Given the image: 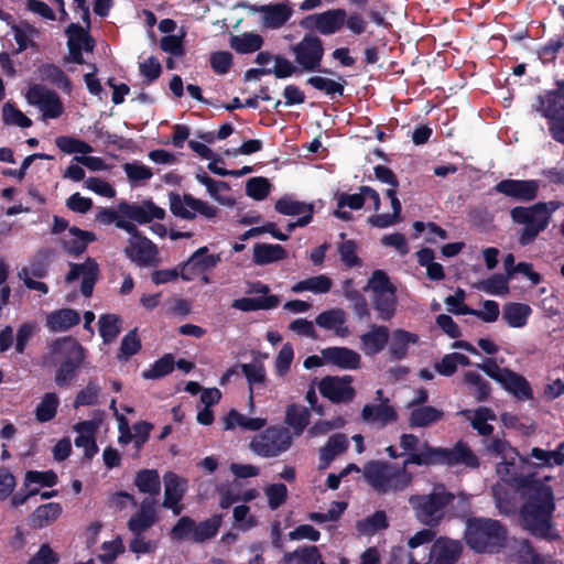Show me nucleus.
Masks as SVG:
<instances>
[{
    "label": "nucleus",
    "mask_w": 564,
    "mask_h": 564,
    "mask_svg": "<svg viewBox=\"0 0 564 564\" xmlns=\"http://www.w3.org/2000/svg\"><path fill=\"white\" fill-rule=\"evenodd\" d=\"M500 384L506 391L519 400L524 401L533 399V390L529 381L511 369L505 371V377L501 378Z\"/></svg>",
    "instance_id": "nucleus-29"
},
{
    "label": "nucleus",
    "mask_w": 564,
    "mask_h": 564,
    "mask_svg": "<svg viewBox=\"0 0 564 564\" xmlns=\"http://www.w3.org/2000/svg\"><path fill=\"white\" fill-rule=\"evenodd\" d=\"M156 521L155 502L152 498H145L140 505V509L129 519L128 529L134 535H141L150 529Z\"/></svg>",
    "instance_id": "nucleus-22"
},
{
    "label": "nucleus",
    "mask_w": 564,
    "mask_h": 564,
    "mask_svg": "<svg viewBox=\"0 0 564 564\" xmlns=\"http://www.w3.org/2000/svg\"><path fill=\"white\" fill-rule=\"evenodd\" d=\"M63 513L58 502H47L39 506L29 517L28 524L33 529H43L55 522Z\"/></svg>",
    "instance_id": "nucleus-28"
},
{
    "label": "nucleus",
    "mask_w": 564,
    "mask_h": 564,
    "mask_svg": "<svg viewBox=\"0 0 564 564\" xmlns=\"http://www.w3.org/2000/svg\"><path fill=\"white\" fill-rule=\"evenodd\" d=\"M529 455L530 457L538 459L540 462L539 466L541 467L564 465V453L560 451H545L540 447H532Z\"/></svg>",
    "instance_id": "nucleus-64"
},
{
    "label": "nucleus",
    "mask_w": 564,
    "mask_h": 564,
    "mask_svg": "<svg viewBox=\"0 0 564 564\" xmlns=\"http://www.w3.org/2000/svg\"><path fill=\"white\" fill-rule=\"evenodd\" d=\"M420 340L417 334L409 330L397 328L392 332L389 347V356L393 361H400L406 358L409 346L415 345Z\"/></svg>",
    "instance_id": "nucleus-26"
},
{
    "label": "nucleus",
    "mask_w": 564,
    "mask_h": 564,
    "mask_svg": "<svg viewBox=\"0 0 564 564\" xmlns=\"http://www.w3.org/2000/svg\"><path fill=\"white\" fill-rule=\"evenodd\" d=\"M390 339L389 328L384 325H370L368 332L360 336V348L366 356L373 357L381 352Z\"/></svg>",
    "instance_id": "nucleus-20"
},
{
    "label": "nucleus",
    "mask_w": 564,
    "mask_h": 564,
    "mask_svg": "<svg viewBox=\"0 0 564 564\" xmlns=\"http://www.w3.org/2000/svg\"><path fill=\"white\" fill-rule=\"evenodd\" d=\"M271 183L263 176L251 177L246 183V194L254 200H263L271 191Z\"/></svg>",
    "instance_id": "nucleus-60"
},
{
    "label": "nucleus",
    "mask_w": 564,
    "mask_h": 564,
    "mask_svg": "<svg viewBox=\"0 0 564 564\" xmlns=\"http://www.w3.org/2000/svg\"><path fill=\"white\" fill-rule=\"evenodd\" d=\"M454 499V494L446 490L444 485H440L430 494L412 495L409 503L421 524L435 528L444 520L446 509Z\"/></svg>",
    "instance_id": "nucleus-5"
},
{
    "label": "nucleus",
    "mask_w": 564,
    "mask_h": 564,
    "mask_svg": "<svg viewBox=\"0 0 564 564\" xmlns=\"http://www.w3.org/2000/svg\"><path fill=\"white\" fill-rule=\"evenodd\" d=\"M292 443L293 436L288 427L271 425L252 437L249 448L260 457L273 458L289 451Z\"/></svg>",
    "instance_id": "nucleus-8"
},
{
    "label": "nucleus",
    "mask_w": 564,
    "mask_h": 564,
    "mask_svg": "<svg viewBox=\"0 0 564 564\" xmlns=\"http://www.w3.org/2000/svg\"><path fill=\"white\" fill-rule=\"evenodd\" d=\"M288 252L281 245L256 243L253 246V262L258 265H265L284 260Z\"/></svg>",
    "instance_id": "nucleus-39"
},
{
    "label": "nucleus",
    "mask_w": 564,
    "mask_h": 564,
    "mask_svg": "<svg viewBox=\"0 0 564 564\" xmlns=\"http://www.w3.org/2000/svg\"><path fill=\"white\" fill-rule=\"evenodd\" d=\"M221 525V516L215 514L209 519L195 523L194 534L191 540L196 543H202L217 535Z\"/></svg>",
    "instance_id": "nucleus-50"
},
{
    "label": "nucleus",
    "mask_w": 564,
    "mask_h": 564,
    "mask_svg": "<svg viewBox=\"0 0 564 564\" xmlns=\"http://www.w3.org/2000/svg\"><path fill=\"white\" fill-rule=\"evenodd\" d=\"M124 254L139 267H150L156 263L159 250L156 245L142 235L137 239H129Z\"/></svg>",
    "instance_id": "nucleus-18"
},
{
    "label": "nucleus",
    "mask_w": 564,
    "mask_h": 564,
    "mask_svg": "<svg viewBox=\"0 0 564 564\" xmlns=\"http://www.w3.org/2000/svg\"><path fill=\"white\" fill-rule=\"evenodd\" d=\"M65 33L67 35V45H78L80 47H84V51L86 52H93L96 42L94 37L89 34V29L83 28L78 23H70L66 30Z\"/></svg>",
    "instance_id": "nucleus-45"
},
{
    "label": "nucleus",
    "mask_w": 564,
    "mask_h": 564,
    "mask_svg": "<svg viewBox=\"0 0 564 564\" xmlns=\"http://www.w3.org/2000/svg\"><path fill=\"white\" fill-rule=\"evenodd\" d=\"M488 420H496L495 412L489 408H478L470 420V425L479 435L489 436L494 432V426L487 423Z\"/></svg>",
    "instance_id": "nucleus-57"
},
{
    "label": "nucleus",
    "mask_w": 564,
    "mask_h": 564,
    "mask_svg": "<svg viewBox=\"0 0 564 564\" xmlns=\"http://www.w3.org/2000/svg\"><path fill=\"white\" fill-rule=\"evenodd\" d=\"M134 485L142 494L156 496L161 491V480L156 469L139 470L134 478Z\"/></svg>",
    "instance_id": "nucleus-44"
},
{
    "label": "nucleus",
    "mask_w": 564,
    "mask_h": 564,
    "mask_svg": "<svg viewBox=\"0 0 564 564\" xmlns=\"http://www.w3.org/2000/svg\"><path fill=\"white\" fill-rule=\"evenodd\" d=\"M464 381L470 387V393L478 402H484L488 399L491 391L490 384L478 372L467 371L464 375Z\"/></svg>",
    "instance_id": "nucleus-54"
},
{
    "label": "nucleus",
    "mask_w": 564,
    "mask_h": 564,
    "mask_svg": "<svg viewBox=\"0 0 564 564\" xmlns=\"http://www.w3.org/2000/svg\"><path fill=\"white\" fill-rule=\"evenodd\" d=\"M80 322V316L73 308H61L47 315L46 324L53 332H65L76 326Z\"/></svg>",
    "instance_id": "nucleus-37"
},
{
    "label": "nucleus",
    "mask_w": 564,
    "mask_h": 564,
    "mask_svg": "<svg viewBox=\"0 0 564 564\" xmlns=\"http://www.w3.org/2000/svg\"><path fill=\"white\" fill-rule=\"evenodd\" d=\"M220 262L219 254H208L207 247L198 248L187 261L180 264L181 279L191 281L196 275L214 269Z\"/></svg>",
    "instance_id": "nucleus-16"
},
{
    "label": "nucleus",
    "mask_w": 564,
    "mask_h": 564,
    "mask_svg": "<svg viewBox=\"0 0 564 564\" xmlns=\"http://www.w3.org/2000/svg\"><path fill=\"white\" fill-rule=\"evenodd\" d=\"M362 475L367 484L379 495L403 491L413 476L402 466L387 460H369L364 465Z\"/></svg>",
    "instance_id": "nucleus-4"
},
{
    "label": "nucleus",
    "mask_w": 564,
    "mask_h": 564,
    "mask_svg": "<svg viewBox=\"0 0 564 564\" xmlns=\"http://www.w3.org/2000/svg\"><path fill=\"white\" fill-rule=\"evenodd\" d=\"M408 419L409 426L412 429L427 427L443 420L444 412L432 405L410 408Z\"/></svg>",
    "instance_id": "nucleus-32"
},
{
    "label": "nucleus",
    "mask_w": 564,
    "mask_h": 564,
    "mask_svg": "<svg viewBox=\"0 0 564 564\" xmlns=\"http://www.w3.org/2000/svg\"><path fill=\"white\" fill-rule=\"evenodd\" d=\"M338 78L339 80H334L327 77L312 76L306 79V84L316 90L323 91L334 100L337 97L344 96L345 86L347 85V82L341 76H338Z\"/></svg>",
    "instance_id": "nucleus-40"
},
{
    "label": "nucleus",
    "mask_w": 564,
    "mask_h": 564,
    "mask_svg": "<svg viewBox=\"0 0 564 564\" xmlns=\"http://www.w3.org/2000/svg\"><path fill=\"white\" fill-rule=\"evenodd\" d=\"M397 291L373 294L372 306L378 312V318L381 321H390L397 312Z\"/></svg>",
    "instance_id": "nucleus-43"
},
{
    "label": "nucleus",
    "mask_w": 564,
    "mask_h": 564,
    "mask_svg": "<svg viewBox=\"0 0 564 564\" xmlns=\"http://www.w3.org/2000/svg\"><path fill=\"white\" fill-rule=\"evenodd\" d=\"M55 144L62 152L66 154H88L93 152V147L89 143L74 137H57L55 139Z\"/></svg>",
    "instance_id": "nucleus-58"
},
{
    "label": "nucleus",
    "mask_w": 564,
    "mask_h": 564,
    "mask_svg": "<svg viewBox=\"0 0 564 564\" xmlns=\"http://www.w3.org/2000/svg\"><path fill=\"white\" fill-rule=\"evenodd\" d=\"M83 275L80 292L85 297H90L99 276L97 261L88 257L83 263H69V271L65 276L67 283H72Z\"/></svg>",
    "instance_id": "nucleus-15"
},
{
    "label": "nucleus",
    "mask_w": 564,
    "mask_h": 564,
    "mask_svg": "<svg viewBox=\"0 0 564 564\" xmlns=\"http://www.w3.org/2000/svg\"><path fill=\"white\" fill-rule=\"evenodd\" d=\"M398 412L393 405L389 404V399H384L379 404H366L361 410V419L368 424H376L378 427H384L398 421Z\"/></svg>",
    "instance_id": "nucleus-19"
},
{
    "label": "nucleus",
    "mask_w": 564,
    "mask_h": 564,
    "mask_svg": "<svg viewBox=\"0 0 564 564\" xmlns=\"http://www.w3.org/2000/svg\"><path fill=\"white\" fill-rule=\"evenodd\" d=\"M540 110L547 119V122H555L564 118V95L555 90L549 91L544 97H540Z\"/></svg>",
    "instance_id": "nucleus-34"
},
{
    "label": "nucleus",
    "mask_w": 564,
    "mask_h": 564,
    "mask_svg": "<svg viewBox=\"0 0 564 564\" xmlns=\"http://www.w3.org/2000/svg\"><path fill=\"white\" fill-rule=\"evenodd\" d=\"M539 188L540 185L536 180L506 178L494 186L497 193L521 203L534 200L538 197Z\"/></svg>",
    "instance_id": "nucleus-14"
},
{
    "label": "nucleus",
    "mask_w": 564,
    "mask_h": 564,
    "mask_svg": "<svg viewBox=\"0 0 564 564\" xmlns=\"http://www.w3.org/2000/svg\"><path fill=\"white\" fill-rule=\"evenodd\" d=\"M384 195L390 199L392 214H376L368 217V224L376 228H388L401 221L402 205L398 198V187H389Z\"/></svg>",
    "instance_id": "nucleus-23"
},
{
    "label": "nucleus",
    "mask_w": 564,
    "mask_h": 564,
    "mask_svg": "<svg viewBox=\"0 0 564 564\" xmlns=\"http://www.w3.org/2000/svg\"><path fill=\"white\" fill-rule=\"evenodd\" d=\"M291 51L294 62L302 70L333 74L332 69L322 67L325 50L322 39L316 34H305L300 42L292 46Z\"/></svg>",
    "instance_id": "nucleus-9"
},
{
    "label": "nucleus",
    "mask_w": 564,
    "mask_h": 564,
    "mask_svg": "<svg viewBox=\"0 0 564 564\" xmlns=\"http://www.w3.org/2000/svg\"><path fill=\"white\" fill-rule=\"evenodd\" d=\"M229 44L230 47L239 54H250L259 51L262 47L263 37L257 33L231 35Z\"/></svg>",
    "instance_id": "nucleus-46"
},
{
    "label": "nucleus",
    "mask_w": 564,
    "mask_h": 564,
    "mask_svg": "<svg viewBox=\"0 0 564 564\" xmlns=\"http://www.w3.org/2000/svg\"><path fill=\"white\" fill-rule=\"evenodd\" d=\"M280 303L276 295L259 296V297H240L234 300L231 307L242 312H254L260 310L275 308Z\"/></svg>",
    "instance_id": "nucleus-41"
},
{
    "label": "nucleus",
    "mask_w": 564,
    "mask_h": 564,
    "mask_svg": "<svg viewBox=\"0 0 564 564\" xmlns=\"http://www.w3.org/2000/svg\"><path fill=\"white\" fill-rule=\"evenodd\" d=\"M513 224L523 225L518 231V243L525 247L535 241L540 232L544 231L550 220L544 216V205L516 206L510 210Z\"/></svg>",
    "instance_id": "nucleus-7"
},
{
    "label": "nucleus",
    "mask_w": 564,
    "mask_h": 564,
    "mask_svg": "<svg viewBox=\"0 0 564 564\" xmlns=\"http://www.w3.org/2000/svg\"><path fill=\"white\" fill-rule=\"evenodd\" d=\"M323 358L340 369H358L360 355L347 347H328L322 351Z\"/></svg>",
    "instance_id": "nucleus-25"
},
{
    "label": "nucleus",
    "mask_w": 564,
    "mask_h": 564,
    "mask_svg": "<svg viewBox=\"0 0 564 564\" xmlns=\"http://www.w3.org/2000/svg\"><path fill=\"white\" fill-rule=\"evenodd\" d=\"M532 310L528 304L523 303H507L503 306L502 318L506 323L513 328L524 327Z\"/></svg>",
    "instance_id": "nucleus-42"
},
{
    "label": "nucleus",
    "mask_w": 564,
    "mask_h": 564,
    "mask_svg": "<svg viewBox=\"0 0 564 564\" xmlns=\"http://www.w3.org/2000/svg\"><path fill=\"white\" fill-rule=\"evenodd\" d=\"M348 445V438L343 433L329 436L326 444L319 449V469L327 468L338 455L347 451Z\"/></svg>",
    "instance_id": "nucleus-30"
},
{
    "label": "nucleus",
    "mask_w": 564,
    "mask_h": 564,
    "mask_svg": "<svg viewBox=\"0 0 564 564\" xmlns=\"http://www.w3.org/2000/svg\"><path fill=\"white\" fill-rule=\"evenodd\" d=\"M175 368V359L172 354H165L154 361V364L142 372V378L147 380H156L170 375Z\"/></svg>",
    "instance_id": "nucleus-51"
},
{
    "label": "nucleus",
    "mask_w": 564,
    "mask_h": 564,
    "mask_svg": "<svg viewBox=\"0 0 564 564\" xmlns=\"http://www.w3.org/2000/svg\"><path fill=\"white\" fill-rule=\"evenodd\" d=\"M310 410L299 403H291L286 406L284 423L292 429V436H301L310 424Z\"/></svg>",
    "instance_id": "nucleus-31"
},
{
    "label": "nucleus",
    "mask_w": 564,
    "mask_h": 564,
    "mask_svg": "<svg viewBox=\"0 0 564 564\" xmlns=\"http://www.w3.org/2000/svg\"><path fill=\"white\" fill-rule=\"evenodd\" d=\"M508 530L499 520L471 517L466 521L464 540L476 553H496L505 546Z\"/></svg>",
    "instance_id": "nucleus-3"
},
{
    "label": "nucleus",
    "mask_w": 564,
    "mask_h": 564,
    "mask_svg": "<svg viewBox=\"0 0 564 564\" xmlns=\"http://www.w3.org/2000/svg\"><path fill=\"white\" fill-rule=\"evenodd\" d=\"M100 390L98 381L96 379H90L86 387L76 394L74 408L96 404Z\"/></svg>",
    "instance_id": "nucleus-62"
},
{
    "label": "nucleus",
    "mask_w": 564,
    "mask_h": 564,
    "mask_svg": "<svg viewBox=\"0 0 564 564\" xmlns=\"http://www.w3.org/2000/svg\"><path fill=\"white\" fill-rule=\"evenodd\" d=\"M59 400L56 393L47 392L44 394L35 409V417L39 422H50L56 416Z\"/></svg>",
    "instance_id": "nucleus-53"
},
{
    "label": "nucleus",
    "mask_w": 564,
    "mask_h": 564,
    "mask_svg": "<svg viewBox=\"0 0 564 564\" xmlns=\"http://www.w3.org/2000/svg\"><path fill=\"white\" fill-rule=\"evenodd\" d=\"M352 377L345 375L326 376L321 379L318 389L321 394L328 399L332 403H349L356 395V390L351 387Z\"/></svg>",
    "instance_id": "nucleus-12"
},
{
    "label": "nucleus",
    "mask_w": 564,
    "mask_h": 564,
    "mask_svg": "<svg viewBox=\"0 0 564 564\" xmlns=\"http://www.w3.org/2000/svg\"><path fill=\"white\" fill-rule=\"evenodd\" d=\"M118 210L122 217L139 224H148L153 219L162 220L165 217V210L156 206L151 199L143 200L141 205L123 200L118 204Z\"/></svg>",
    "instance_id": "nucleus-17"
},
{
    "label": "nucleus",
    "mask_w": 564,
    "mask_h": 564,
    "mask_svg": "<svg viewBox=\"0 0 564 564\" xmlns=\"http://www.w3.org/2000/svg\"><path fill=\"white\" fill-rule=\"evenodd\" d=\"M294 11L290 0L265 4L263 9L262 28L270 30L281 29L293 15Z\"/></svg>",
    "instance_id": "nucleus-21"
},
{
    "label": "nucleus",
    "mask_w": 564,
    "mask_h": 564,
    "mask_svg": "<svg viewBox=\"0 0 564 564\" xmlns=\"http://www.w3.org/2000/svg\"><path fill=\"white\" fill-rule=\"evenodd\" d=\"M184 480L175 473L169 471L164 475V501L163 507L173 509L175 514L181 512L178 502L183 499L185 487Z\"/></svg>",
    "instance_id": "nucleus-24"
},
{
    "label": "nucleus",
    "mask_w": 564,
    "mask_h": 564,
    "mask_svg": "<svg viewBox=\"0 0 564 564\" xmlns=\"http://www.w3.org/2000/svg\"><path fill=\"white\" fill-rule=\"evenodd\" d=\"M53 352L61 356L54 381L59 388H66L76 379L86 359L87 350L74 338L65 337L53 344Z\"/></svg>",
    "instance_id": "nucleus-6"
},
{
    "label": "nucleus",
    "mask_w": 564,
    "mask_h": 564,
    "mask_svg": "<svg viewBox=\"0 0 564 564\" xmlns=\"http://www.w3.org/2000/svg\"><path fill=\"white\" fill-rule=\"evenodd\" d=\"M141 340L138 337L137 328L128 332L122 339L117 358L119 361H128L141 349Z\"/></svg>",
    "instance_id": "nucleus-59"
},
{
    "label": "nucleus",
    "mask_w": 564,
    "mask_h": 564,
    "mask_svg": "<svg viewBox=\"0 0 564 564\" xmlns=\"http://www.w3.org/2000/svg\"><path fill=\"white\" fill-rule=\"evenodd\" d=\"M492 496L499 512L505 516L514 514L517 511L516 492L503 487L494 486Z\"/></svg>",
    "instance_id": "nucleus-48"
},
{
    "label": "nucleus",
    "mask_w": 564,
    "mask_h": 564,
    "mask_svg": "<svg viewBox=\"0 0 564 564\" xmlns=\"http://www.w3.org/2000/svg\"><path fill=\"white\" fill-rule=\"evenodd\" d=\"M564 47V34L555 35L540 45L536 50V55L542 64H554L560 51Z\"/></svg>",
    "instance_id": "nucleus-55"
},
{
    "label": "nucleus",
    "mask_w": 564,
    "mask_h": 564,
    "mask_svg": "<svg viewBox=\"0 0 564 564\" xmlns=\"http://www.w3.org/2000/svg\"><path fill=\"white\" fill-rule=\"evenodd\" d=\"M431 553L434 557L433 564H456L462 554V545L457 541L438 538L434 542Z\"/></svg>",
    "instance_id": "nucleus-27"
},
{
    "label": "nucleus",
    "mask_w": 564,
    "mask_h": 564,
    "mask_svg": "<svg viewBox=\"0 0 564 564\" xmlns=\"http://www.w3.org/2000/svg\"><path fill=\"white\" fill-rule=\"evenodd\" d=\"M26 99L31 105L37 106L45 118L56 119L63 113V102L56 91L43 85L31 86Z\"/></svg>",
    "instance_id": "nucleus-13"
},
{
    "label": "nucleus",
    "mask_w": 564,
    "mask_h": 564,
    "mask_svg": "<svg viewBox=\"0 0 564 564\" xmlns=\"http://www.w3.org/2000/svg\"><path fill=\"white\" fill-rule=\"evenodd\" d=\"M389 527L388 518L384 511L378 510L371 516L357 521L356 529L360 534L372 535L378 531Z\"/></svg>",
    "instance_id": "nucleus-49"
},
{
    "label": "nucleus",
    "mask_w": 564,
    "mask_h": 564,
    "mask_svg": "<svg viewBox=\"0 0 564 564\" xmlns=\"http://www.w3.org/2000/svg\"><path fill=\"white\" fill-rule=\"evenodd\" d=\"M237 367L246 377L249 384V405L252 409L254 405V388L258 386H265V369L261 362L240 364Z\"/></svg>",
    "instance_id": "nucleus-36"
},
{
    "label": "nucleus",
    "mask_w": 564,
    "mask_h": 564,
    "mask_svg": "<svg viewBox=\"0 0 564 564\" xmlns=\"http://www.w3.org/2000/svg\"><path fill=\"white\" fill-rule=\"evenodd\" d=\"M121 318L116 314H104L99 317V334L104 344L112 343L120 334Z\"/></svg>",
    "instance_id": "nucleus-52"
},
{
    "label": "nucleus",
    "mask_w": 564,
    "mask_h": 564,
    "mask_svg": "<svg viewBox=\"0 0 564 564\" xmlns=\"http://www.w3.org/2000/svg\"><path fill=\"white\" fill-rule=\"evenodd\" d=\"M358 246L355 240H345L337 246V251L343 263L351 269L362 265L361 259L357 254Z\"/></svg>",
    "instance_id": "nucleus-61"
},
{
    "label": "nucleus",
    "mask_w": 564,
    "mask_h": 564,
    "mask_svg": "<svg viewBox=\"0 0 564 564\" xmlns=\"http://www.w3.org/2000/svg\"><path fill=\"white\" fill-rule=\"evenodd\" d=\"M516 484L525 499L519 511L522 527L538 539H557L553 529L556 508L553 488L532 475L517 477Z\"/></svg>",
    "instance_id": "nucleus-1"
},
{
    "label": "nucleus",
    "mask_w": 564,
    "mask_h": 564,
    "mask_svg": "<svg viewBox=\"0 0 564 564\" xmlns=\"http://www.w3.org/2000/svg\"><path fill=\"white\" fill-rule=\"evenodd\" d=\"M170 209L174 216L186 220H193L196 213L208 219L216 217L218 213V208L214 205L195 198L191 194H184L181 197L177 193L170 194Z\"/></svg>",
    "instance_id": "nucleus-11"
},
{
    "label": "nucleus",
    "mask_w": 564,
    "mask_h": 564,
    "mask_svg": "<svg viewBox=\"0 0 564 564\" xmlns=\"http://www.w3.org/2000/svg\"><path fill=\"white\" fill-rule=\"evenodd\" d=\"M345 9H329L321 13L308 14L299 24L310 33L318 32L322 35H332L341 30L345 25Z\"/></svg>",
    "instance_id": "nucleus-10"
},
{
    "label": "nucleus",
    "mask_w": 564,
    "mask_h": 564,
    "mask_svg": "<svg viewBox=\"0 0 564 564\" xmlns=\"http://www.w3.org/2000/svg\"><path fill=\"white\" fill-rule=\"evenodd\" d=\"M404 466H435L446 465L448 467L464 465L467 468L476 469L480 462L467 443L458 441L452 448L433 447L425 442L417 453H410L403 460Z\"/></svg>",
    "instance_id": "nucleus-2"
},
{
    "label": "nucleus",
    "mask_w": 564,
    "mask_h": 564,
    "mask_svg": "<svg viewBox=\"0 0 564 564\" xmlns=\"http://www.w3.org/2000/svg\"><path fill=\"white\" fill-rule=\"evenodd\" d=\"M68 231L74 239L63 240L62 246L65 252L74 257H79L86 251L88 245L96 240V235L93 231L82 230L75 226L70 227Z\"/></svg>",
    "instance_id": "nucleus-35"
},
{
    "label": "nucleus",
    "mask_w": 564,
    "mask_h": 564,
    "mask_svg": "<svg viewBox=\"0 0 564 564\" xmlns=\"http://www.w3.org/2000/svg\"><path fill=\"white\" fill-rule=\"evenodd\" d=\"M508 281V276L495 273L486 280L478 282L476 288L490 295H506L509 293Z\"/></svg>",
    "instance_id": "nucleus-56"
},
{
    "label": "nucleus",
    "mask_w": 564,
    "mask_h": 564,
    "mask_svg": "<svg viewBox=\"0 0 564 564\" xmlns=\"http://www.w3.org/2000/svg\"><path fill=\"white\" fill-rule=\"evenodd\" d=\"M54 251L51 249H41L34 259L32 260L29 268H23L19 272V276L29 275L37 279H43L47 275L50 260L53 257Z\"/></svg>",
    "instance_id": "nucleus-47"
},
{
    "label": "nucleus",
    "mask_w": 564,
    "mask_h": 564,
    "mask_svg": "<svg viewBox=\"0 0 564 564\" xmlns=\"http://www.w3.org/2000/svg\"><path fill=\"white\" fill-rule=\"evenodd\" d=\"M57 482V474L52 469L46 471L28 470L24 475L23 486L29 488L32 484H37L42 487H54Z\"/></svg>",
    "instance_id": "nucleus-63"
},
{
    "label": "nucleus",
    "mask_w": 564,
    "mask_h": 564,
    "mask_svg": "<svg viewBox=\"0 0 564 564\" xmlns=\"http://www.w3.org/2000/svg\"><path fill=\"white\" fill-rule=\"evenodd\" d=\"M274 209L284 216L310 215L313 218L314 207L312 204L294 199L292 195H283L274 204Z\"/></svg>",
    "instance_id": "nucleus-38"
},
{
    "label": "nucleus",
    "mask_w": 564,
    "mask_h": 564,
    "mask_svg": "<svg viewBox=\"0 0 564 564\" xmlns=\"http://www.w3.org/2000/svg\"><path fill=\"white\" fill-rule=\"evenodd\" d=\"M278 564H325V562L317 546L303 545L293 552L284 553Z\"/></svg>",
    "instance_id": "nucleus-33"
}]
</instances>
